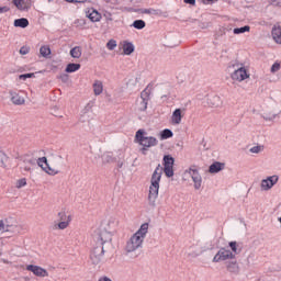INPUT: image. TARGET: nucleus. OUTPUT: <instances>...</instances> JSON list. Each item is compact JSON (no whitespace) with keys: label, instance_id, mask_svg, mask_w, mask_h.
I'll list each match as a JSON object with an SVG mask.
<instances>
[{"label":"nucleus","instance_id":"aec40b11","mask_svg":"<svg viewBox=\"0 0 281 281\" xmlns=\"http://www.w3.org/2000/svg\"><path fill=\"white\" fill-rule=\"evenodd\" d=\"M123 52H124L125 56H131V54H133V52H135V45H133V43H131L128 41H124L123 42Z\"/></svg>","mask_w":281,"mask_h":281},{"label":"nucleus","instance_id":"9d476101","mask_svg":"<svg viewBox=\"0 0 281 281\" xmlns=\"http://www.w3.org/2000/svg\"><path fill=\"white\" fill-rule=\"evenodd\" d=\"M134 12H140V14H151L153 16H164V19H168V11H161V9H136Z\"/></svg>","mask_w":281,"mask_h":281},{"label":"nucleus","instance_id":"f3484780","mask_svg":"<svg viewBox=\"0 0 281 281\" xmlns=\"http://www.w3.org/2000/svg\"><path fill=\"white\" fill-rule=\"evenodd\" d=\"M221 170H225V162L215 161L209 167V172L211 175H216L221 172Z\"/></svg>","mask_w":281,"mask_h":281},{"label":"nucleus","instance_id":"e2e57ef3","mask_svg":"<svg viewBox=\"0 0 281 281\" xmlns=\"http://www.w3.org/2000/svg\"><path fill=\"white\" fill-rule=\"evenodd\" d=\"M190 23H196V19H191Z\"/></svg>","mask_w":281,"mask_h":281},{"label":"nucleus","instance_id":"7c9ffc66","mask_svg":"<svg viewBox=\"0 0 281 281\" xmlns=\"http://www.w3.org/2000/svg\"><path fill=\"white\" fill-rule=\"evenodd\" d=\"M132 25L135 30H144V27H146V22L144 20H135Z\"/></svg>","mask_w":281,"mask_h":281},{"label":"nucleus","instance_id":"20e7f679","mask_svg":"<svg viewBox=\"0 0 281 281\" xmlns=\"http://www.w3.org/2000/svg\"><path fill=\"white\" fill-rule=\"evenodd\" d=\"M0 232H9L10 234H19L21 226L16 225L14 218L0 220Z\"/></svg>","mask_w":281,"mask_h":281},{"label":"nucleus","instance_id":"dca6fc26","mask_svg":"<svg viewBox=\"0 0 281 281\" xmlns=\"http://www.w3.org/2000/svg\"><path fill=\"white\" fill-rule=\"evenodd\" d=\"M87 16L92 23H98L102 19V14L95 9H89L87 11Z\"/></svg>","mask_w":281,"mask_h":281},{"label":"nucleus","instance_id":"0eeeda50","mask_svg":"<svg viewBox=\"0 0 281 281\" xmlns=\"http://www.w3.org/2000/svg\"><path fill=\"white\" fill-rule=\"evenodd\" d=\"M280 181V176L273 175L269 176L266 179L261 180L260 188L263 192H269L273 186H276Z\"/></svg>","mask_w":281,"mask_h":281},{"label":"nucleus","instance_id":"8fccbe9b","mask_svg":"<svg viewBox=\"0 0 281 281\" xmlns=\"http://www.w3.org/2000/svg\"><path fill=\"white\" fill-rule=\"evenodd\" d=\"M199 27L201 30H207V27H210V23H207V22H199Z\"/></svg>","mask_w":281,"mask_h":281},{"label":"nucleus","instance_id":"ea45409f","mask_svg":"<svg viewBox=\"0 0 281 281\" xmlns=\"http://www.w3.org/2000/svg\"><path fill=\"white\" fill-rule=\"evenodd\" d=\"M262 117H263V120H266V122H273V120H276V117H278V114H272V115L263 114Z\"/></svg>","mask_w":281,"mask_h":281},{"label":"nucleus","instance_id":"f8f14e48","mask_svg":"<svg viewBox=\"0 0 281 281\" xmlns=\"http://www.w3.org/2000/svg\"><path fill=\"white\" fill-rule=\"evenodd\" d=\"M189 175L194 183V189L201 190V183H203V178L201 177V173H199V170L191 167L189 169Z\"/></svg>","mask_w":281,"mask_h":281},{"label":"nucleus","instance_id":"1a4fd4ad","mask_svg":"<svg viewBox=\"0 0 281 281\" xmlns=\"http://www.w3.org/2000/svg\"><path fill=\"white\" fill-rule=\"evenodd\" d=\"M26 271H31L37 278L49 277V272H47V270H45V268H42L41 266L29 265L26 266Z\"/></svg>","mask_w":281,"mask_h":281},{"label":"nucleus","instance_id":"58836bf2","mask_svg":"<svg viewBox=\"0 0 281 281\" xmlns=\"http://www.w3.org/2000/svg\"><path fill=\"white\" fill-rule=\"evenodd\" d=\"M69 223H71V221L59 222L57 224V227L58 229H67V227H69Z\"/></svg>","mask_w":281,"mask_h":281},{"label":"nucleus","instance_id":"4c0bfd02","mask_svg":"<svg viewBox=\"0 0 281 281\" xmlns=\"http://www.w3.org/2000/svg\"><path fill=\"white\" fill-rule=\"evenodd\" d=\"M140 99H142L143 101L148 102V101L150 100V93L147 92V90L142 91V92H140Z\"/></svg>","mask_w":281,"mask_h":281},{"label":"nucleus","instance_id":"6e6552de","mask_svg":"<svg viewBox=\"0 0 281 281\" xmlns=\"http://www.w3.org/2000/svg\"><path fill=\"white\" fill-rule=\"evenodd\" d=\"M98 240H100V246L104 247L106 243H111L113 240V232L108 231L106 228H101L99 232Z\"/></svg>","mask_w":281,"mask_h":281},{"label":"nucleus","instance_id":"393cba45","mask_svg":"<svg viewBox=\"0 0 281 281\" xmlns=\"http://www.w3.org/2000/svg\"><path fill=\"white\" fill-rule=\"evenodd\" d=\"M182 117L183 116L181 115V109H176L171 115L172 124H181Z\"/></svg>","mask_w":281,"mask_h":281},{"label":"nucleus","instance_id":"de8ad7c7","mask_svg":"<svg viewBox=\"0 0 281 281\" xmlns=\"http://www.w3.org/2000/svg\"><path fill=\"white\" fill-rule=\"evenodd\" d=\"M276 71H280V64H279V63H274V64L271 66V72H272V74H276Z\"/></svg>","mask_w":281,"mask_h":281},{"label":"nucleus","instance_id":"49530a36","mask_svg":"<svg viewBox=\"0 0 281 281\" xmlns=\"http://www.w3.org/2000/svg\"><path fill=\"white\" fill-rule=\"evenodd\" d=\"M20 54H21L22 56H27V54H30V47H29V46H22V47L20 48Z\"/></svg>","mask_w":281,"mask_h":281},{"label":"nucleus","instance_id":"4d7b16f0","mask_svg":"<svg viewBox=\"0 0 281 281\" xmlns=\"http://www.w3.org/2000/svg\"><path fill=\"white\" fill-rule=\"evenodd\" d=\"M183 2L189 5H196V0H183Z\"/></svg>","mask_w":281,"mask_h":281},{"label":"nucleus","instance_id":"a19ab883","mask_svg":"<svg viewBox=\"0 0 281 281\" xmlns=\"http://www.w3.org/2000/svg\"><path fill=\"white\" fill-rule=\"evenodd\" d=\"M24 186H27V180L25 178L18 180V182H16L18 189L24 188Z\"/></svg>","mask_w":281,"mask_h":281},{"label":"nucleus","instance_id":"052dcab7","mask_svg":"<svg viewBox=\"0 0 281 281\" xmlns=\"http://www.w3.org/2000/svg\"><path fill=\"white\" fill-rule=\"evenodd\" d=\"M91 109V104H88L85 109H83V113H87V111H89Z\"/></svg>","mask_w":281,"mask_h":281},{"label":"nucleus","instance_id":"09e8293b","mask_svg":"<svg viewBox=\"0 0 281 281\" xmlns=\"http://www.w3.org/2000/svg\"><path fill=\"white\" fill-rule=\"evenodd\" d=\"M270 5H273V8H281V0H272Z\"/></svg>","mask_w":281,"mask_h":281},{"label":"nucleus","instance_id":"ddd939ff","mask_svg":"<svg viewBox=\"0 0 281 281\" xmlns=\"http://www.w3.org/2000/svg\"><path fill=\"white\" fill-rule=\"evenodd\" d=\"M37 166H40L41 169L44 170V172H47V175H58V170L53 169L49 167V164L47 162V157H41L37 159Z\"/></svg>","mask_w":281,"mask_h":281},{"label":"nucleus","instance_id":"4be33fe9","mask_svg":"<svg viewBox=\"0 0 281 281\" xmlns=\"http://www.w3.org/2000/svg\"><path fill=\"white\" fill-rule=\"evenodd\" d=\"M226 269L229 271V273L238 274L240 271V268L238 267V262L236 261H229L226 263Z\"/></svg>","mask_w":281,"mask_h":281},{"label":"nucleus","instance_id":"79ce46f5","mask_svg":"<svg viewBox=\"0 0 281 281\" xmlns=\"http://www.w3.org/2000/svg\"><path fill=\"white\" fill-rule=\"evenodd\" d=\"M146 109H148V101L142 100L139 102L138 111H146Z\"/></svg>","mask_w":281,"mask_h":281},{"label":"nucleus","instance_id":"3c124183","mask_svg":"<svg viewBox=\"0 0 281 281\" xmlns=\"http://www.w3.org/2000/svg\"><path fill=\"white\" fill-rule=\"evenodd\" d=\"M227 32H232V27H221L220 34L223 36V34H227Z\"/></svg>","mask_w":281,"mask_h":281},{"label":"nucleus","instance_id":"2eb2a0df","mask_svg":"<svg viewBox=\"0 0 281 281\" xmlns=\"http://www.w3.org/2000/svg\"><path fill=\"white\" fill-rule=\"evenodd\" d=\"M272 38L277 45H281V25L274 24L271 31Z\"/></svg>","mask_w":281,"mask_h":281},{"label":"nucleus","instance_id":"c9c22d12","mask_svg":"<svg viewBox=\"0 0 281 281\" xmlns=\"http://www.w3.org/2000/svg\"><path fill=\"white\" fill-rule=\"evenodd\" d=\"M106 47L108 49H110L111 52H113V49H115L117 47V42L115 40H110L106 43Z\"/></svg>","mask_w":281,"mask_h":281},{"label":"nucleus","instance_id":"680f3d73","mask_svg":"<svg viewBox=\"0 0 281 281\" xmlns=\"http://www.w3.org/2000/svg\"><path fill=\"white\" fill-rule=\"evenodd\" d=\"M122 166H124V162H122V161H117V168H122Z\"/></svg>","mask_w":281,"mask_h":281},{"label":"nucleus","instance_id":"603ef678","mask_svg":"<svg viewBox=\"0 0 281 281\" xmlns=\"http://www.w3.org/2000/svg\"><path fill=\"white\" fill-rule=\"evenodd\" d=\"M58 78L61 80V82H67L69 80V75L61 74Z\"/></svg>","mask_w":281,"mask_h":281},{"label":"nucleus","instance_id":"6ab92c4d","mask_svg":"<svg viewBox=\"0 0 281 281\" xmlns=\"http://www.w3.org/2000/svg\"><path fill=\"white\" fill-rule=\"evenodd\" d=\"M13 25L14 27H22V30H25V27L30 25V20H27V18L15 19Z\"/></svg>","mask_w":281,"mask_h":281},{"label":"nucleus","instance_id":"f704fd0d","mask_svg":"<svg viewBox=\"0 0 281 281\" xmlns=\"http://www.w3.org/2000/svg\"><path fill=\"white\" fill-rule=\"evenodd\" d=\"M57 216L60 222L71 221V215H67L65 211H60Z\"/></svg>","mask_w":281,"mask_h":281},{"label":"nucleus","instance_id":"5fc2aeb1","mask_svg":"<svg viewBox=\"0 0 281 281\" xmlns=\"http://www.w3.org/2000/svg\"><path fill=\"white\" fill-rule=\"evenodd\" d=\"M103 16L105 18V21H113V15L111 14V12H105Z\"/></svg>","mask_w":281,"mask_h":281},{"label":"nucleus","instance_id":"a211bd4d","mask_svg":"<svg viewBox=\"0 0 281 281\" xmlns=\"http://www.w3.org/2000/svg\"><path fill=\"white\" fill-rule=\"evenodd\" d=\"M11 95V102L18 106H21V104H25V99L21 97L16 92H10Z\"/></svg>","mask_w":281,"mask_h":281},{"label":"nucleus","instance_id":"c03bdc74","mask_svg":"<svg viewBox=\"0 0 281 281\" xmlns=\"http://www.w3.org/2000/svg\"><path fill=\"white\" fill-rule=\"evenodd\" d=\"M228 246L231 247L232 251L238 254V244L236 241H229Z\"/></svg>","mask_w":281,"mask_h":281},{"label":"nucleus","instance_id":"f257e3e1","mask_svg":"<svg viewBox=\"0 0 281 281\" xmlns=\"http://www.w3.org/2000/svg\"><path fill=\"white\" fill-rule=\"evenodd\" d=\"M162 166L161 165H158L151 175L148 193V201L151 207H155L157 196H159V183L164 172L168 179L175 177V157H172V155H165L162 158Z\"/></svg>","mask_w":281,"mask_h":281},{"label":"nucleus","instance_id":"2f4dec72","mask_svg":"<svg viewBox=\"0 0 281 281\" xmlns=\"http://www.w3.org/2000/svg\"><path fill=\"white\" fill-rule=\"evenodd\" d=\"M108 8H111V10H117V5H120V0H104Z\"/></svg>","mask_w":281,"mask_h":281},{"label":"nucleus","instance_id":"c756f323","mask_svg":"<svg viewBox=\"0 0 281 281\" xmlns=\"http://www.w3.org/2000/svg\"><path fill=\"white\" fill-rule=\"evenodd\" d=\"M40 54L41 56H43V58H47L52 55V48H49V46L44 45L40 48Z\"/></svg>","mask_w":281,"mask_h":281},{"label":"nucleus","instance_id":"473e14b6","mask_svg":"<svg viewBox=\"0 0 281 281\" xmlns=\"http://www.w3.org/2000/svg\"><path fill=\"white\" fill-rule=\"evenodd\" d=\"M249 30H251V27L249 25H245L241 27H236L233 30L234 34H245V32H249Z\"/></svg>","mask_w":281,"mask_h":281},{"label":"nucleus","instance_id":"f03ea898","mask_svg":"<svg viewBox=\"0 0 281 281\" xmlns=\"http://www.w3.org/2000/svg\"><path fill=\"white\" fill-rule=\"evenodd\" d=\"M146 234H148V223L142 224L139 229L127 240L125 246L126 254H133V251H137V249L144 245V238H146Z\"/></svg>","mask_w":281,"mask_h":281},{"label":"nucleus","instance_id":"39448f33","mask_svg":"<svg viewBox=\"0 0 281 281\" xmlns=\"http://www.w3.org/2000/svg\"><path fill=\"white\" fill-rule=\"evenodd\" d=\"M92 265H100L104 260V246H97L90 252Z\"/></svg>","mask_w":281,"mask_h":281},{"label":"nucleus","instance_id":"7ed1b4c3","mask_svg":"<svg viewBox=\"0 0 281 281\" xmlns=\"http://www.w3.org/2000/svg\"><path fill=\"white\" fill-rule=\"evenodd\" d=\"M146 135H148V132L143 128L138 130L135 134L134 142L142 146V148L139 149V153H142V155H148V148H153L159 144V140H157L155 136Z\"/></svg>","mask_w":281,"mask_h":281},{"label":"nucleus","instance_id":"e433bc0d","mask_svg":"<svg viewBox=\"0 0 281 281\" xmlns=\"http://www.w3.org/2000/svg\"><path fill=\"white\" fill-rule=\"evenodd\" d=\"M263 148V146L257 145L250 148V153L258 155L259 153H262Z\"/></svg>","mask_w":281,"mask_h":281},{"label":"nucleus","instance_id":"bf43d9fd","mask_svg":"<svg viewBox=\"0 0 281 281\" xmlns=\"http://www.w3.org/2000/svg\"><path fill=\"white\" fill-rule=\"evenodd\" d=\"M75 23H79V25H85V20H77Z\"/></svg>","mask_w":281,"mask_h":281},{"label":"nucleus","instance_id":"4468645a","mask_svg":"<svg viewBox=\"0 0 281 281\" xmlns=\"http://www.w3.org/2000/svg\"><path fill=\"white\" fill-rule=\"evenodd\" d=\"M12 3L20 12H27L32 8V0H12Z\"/></svg>","mask_w":281,"mask_h":281},{"label":"nucleus","instance_id":"6e6d98bb","mask_svg":"<svg viewBox=\"0 0 281 281\" xmlns=\"http://www.w3.org/2000/svg\"><path fill=\"white\" fill-rule=\"evenodd\" d=\"M67 3H87V0H65Z\"/></svg>","mask_w":281,"mask_h":281},{"label":"nucleus","instance_id":"a878e982","mask_svg":"<svg viewBox=\"0 0 281 281\" xmlns=\"http://www.w3.org/2000/svg\"><path fill=\"white\" fill-rule=\"evenodd\" d=\"M80 64H76V63H70L66 66V74H74L76 71H78V69H80Z\"/></svg>","mask_w":281,"mask_h":281},{"label":"nucleus","instance_id":"864d4df0","mask_svg":"<svg viewBox=\"0 0 281 281\" xmlns=\"http://www.w3.org/2000/svg\"><path fill=\"white\" fill-rule=\"evenodd\" d=\"M5 12H10V7L8 5L0 7V14H5Z\"/></svg>","mask_w":281,"mask_h":281},{"label":"nucleus","instance_id":"b1692460","mask_svg":"<svg viewBox=\"0 0 281 281\" xmlns=\"http://www.w3.org/2000/svg\"><path fill=\"white\" fill-rule=\"evenodd\" d=\"M10 165V157L7 153L0 151V168H8Z\"/></svg>","mask_w":281,"mask_h":281},{"label":"nucleus","instance_id":"9b49d317","mask_svg":"<svg viewBox=\"0 0 281 281\" xmlns=\"http://www.w3.org/2000/svg\"><path fill=\"white\" fill-rule=\"evenodd\" d=\"M231 78L233 80H237L238 82H243V80H247V78H249V74H247V69H245V67L240 66L234 70Z\"/></svg>","mask_w":281,"mask_h":281},{"label":"nucleus","instance_id":"c85d7f7f","mask_svg":"<svg viewBox=\"0 0 281 281\" xmlns=\"http://www.w3.org/2000/svg\"><path fill=\"white\" fill-rule=\"evenodd\" d=\"M173 135L170 128H165L160 132V139H170Z\"/></svg>","mask_w":281,"mask_h":281},{"label":"nucleus","instance_id":"a18cd8bd","mask_svg":"<svg viewBox=\"0 0 281 281\" xmlns=\"http://www.w3.org/2000/svg\"><path fill=\"white\" fill-rule=\"evenodd\" d=\"M27 78H34V72L23 74L19 76L20 80H27Z\"/></svg>","mask_w":281,"mask_h":281},{"label":"nucleus","instance_id":"423d86ee","mask_svg":"<svg viewBox=\"0 0 281 281\" xmlns=\"http://www.w3.org/2000/svg\"><path fill=\"white\" fill-rule=\"evenodd\" d=\"M234 258H236L234 252L225 248H221L214 256L213 262H225V260H234Z\"/></svg>","mask_w":281,"mask_h":281},{"label":"nucleus","instance_id":"72a5a7b5","mask_svg":"<svg viewBox=\"0 0 281 281\" xmlns=\"http://www.w3.org/2000/svg\"><path fill=\"white\" fill-rule=\"evenodd\" d=\"M115 227H117V222H108L106 225L102 229H106L108 232H115Z\"/></svg>","mask_w":281,"mask_h":281},{"label":"nucleus","instance_id":"cd10ccee","mask_svg":"<svg viewBox=\"0 0 281 281\" xmlns=\"http://www.w3.org/2000/svg\"><path fill=\"white\" fill-rule=\"evenodd\" d=\"M102 91H104V88L102 86V81H95L93 83L94 95H100L102 93Z\"/></svg>","mask_w":281,"mask_h":281},{"label":"nucleus","instance_id":"13d9d810","mask_svg":"<svg viewBox=\"0 0 281 281\" xmlns=\"http://www.w3.org/2000/svg\"><path fill=\"white\" fill-rule=\"evenodd\" d=\"M99 281H113V280H111V278H109L106 276H103V277L99 278Z\"/></svg>","mask_w":281,"mask_h":281},{"label":"nucleus","instance_id":"0e129e2a","mask_svg":"<svg viewBox=\"0 0 281 281\" xmlns=\"http://www.w3.org/2000/svg\"><path fill=\"white\" fill-rule=\"evenodd\" d=\"M206 1L212 2V1H214V0H206Z\"/></svg>","mask_w":281,"mask_h":281},{"label":"nucleus","instance_id":"37998d69","mask_svg":"<svg viewBox=\"0 0 281 281\" xmlns=\"http://www.w3.org/2000/svg\"><path fill=\"white\" fill-rule=\"evenodd\" d=\"M103 157H104L103 161H105L106 164H111V161H115V158H113V156L109 153L105 154Z\"/></svg>","mask_w":281,"mask_h":281},{"label":"nucleus","instance_id":"412c9836","mask_svg":"<svg viewBox=\"0 0 281 281\" xmlns=\"http://www.w3.org/2000/svg\"><path fill=\"white\" fill-rule=\"evenodd\" d=\"M23 166L22 168L24 169L25 172H31L32 171V167L36 166V159L34 158H30V159H24L23 160Z\"/></svg>","mask_w":281,"mask_h":281},{"label":"nucleus","instance_id":"5701e85b","mask_svg":"<svg viewBox=\"0 0 281 281\" xmlns=\"http://www.w3.org/2000/svg\"><path fill=\"white\" fill-rule=\"evenodd\" d=\"M221 104H223V102L218 95H213L209 99V105L212 106V109H218Z\"/></svg>","mask_w":281,"mask_h":281},{"label":"nucleus","instance_id":"bb28decb","mask_svg":"<svg viewBox=\"0 0 281 281\" xmlns=\"http://www.w3.org/2000/svg\"><path fill=\"white\" fill-rule=\"evenodd\" d=\"M70 56L71 58H80V56H82V48H80V46H75L70 49Z\"/></svg>","mask_w":281,"mask_h":281}]
</instances>
